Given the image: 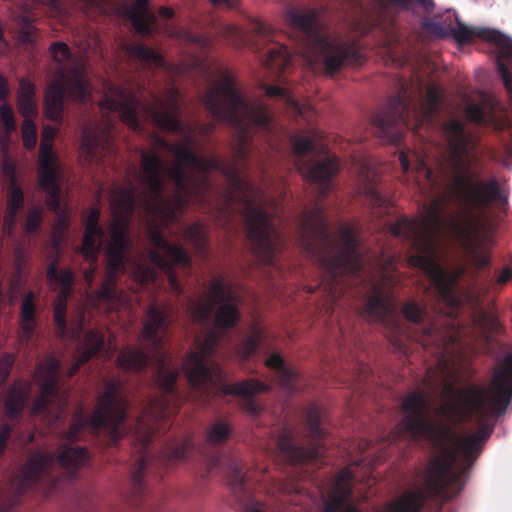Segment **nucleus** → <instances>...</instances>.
<instances>
[{"label": "nucleus", "instance_id": "nucleus-57", "mask_svg": "<svg viewBox=\"0 0 512 512\" xmlns=\"http://www.w3.org/2000/svg\"><path fill=\"white\" fill-rule=\"evenodd\" d=\"M512 280V266H505L494 281V285H506Z\"/></svg>", "mask_w": 512, "mask_h": 512}, {"label": "nucleus", "instance_id": "nucleus-33", "mask_svg": "<svg viewBox=\"0 0 512 512\" xmlns=\"http://www.w3.org/2000/svg\"><path fill=\"white\" fill-rule=\"evenodd\" d=\"M150 0H135V3L128 10V18L135 30L142 35L150 34L156 18L149 7Z\"/></svg>", "mask_w": 512, "mask_h": 512}, {"label": "nucleus", "instance_id": "nucleus-38", "mask_svg": "<svg viewBox=\"0 0 512 512\" xmlns=\"http://www.w3.org/2000/svg\"><path fill=\"white\" fill-rule=\"evenodd\" d=\"M183 237L190 241L195 251L202 257L208 255V239L202 223H192L183 229Z\"/></svg>", "mask_w": 512, "mask_h": 512}, {"label": "nucleus", "instance_id": "nucleus-64", "mask_svg": "<svg viewBox=\"0 0 512 512\" xmlns=\"http://www.w3.org/2000/svg\"><path fill=\"white\" fill-rule=\"evenodd\" d=\"M158 13L165 19H171L174 16V10L170 7H160Z\"/></svg>", "mask_w": 512, "mask_h": 512}, {"label": "nucleus", "instance_id": "nucleus-48", "mask_svg": "<svg viewBox=\"0 0 512 512\" xmlns=\"http://www.w3.org/2000/svg\"><path fill=\"white\" fill-rule=\"evenodd\" d=\"M17 25L22 41L27 44L33 43L35 35L33 19L29 15H21L18 17Z\"/></svg>", "mask_w": 512, "mask_h": 512}, {"label": "nucleus", "instance_id": "nucleus-17", "mask_svg": "<svg viewBox=\"0 0 512 512\" xmlns=\"http://www.w3.org/2000/svg\"><path fill=\"white\" fill-rule=\"evenodd\" d=\"M209 301L194 304L193 317L203 323L212 315L214 310V324L222 331L233 329L241 320V296L234 285L217 277L209 282Z\"/></svg>", "mask_w": 512, "mask_h": 512}, {"label": "nucleus", "instance_id": "nucleus-53", "mask_svg": "<svg viewBox=\"0 0 512 512\" xmlns=\"http://www.w3.org/2000/svg\"><path fill=\"white\" fill-rule=\"evenodd\" d=\"M190 442L185 440L172 448L170 457L176 461H185L188 458Z\"/></svg>", "mask_w": 512, "mask_h": 512}, {"label": "nucleus", "instance_id": "nucleus-18", "mask_svg": "<svg viewBox=\"0 0 512 512\" xmlns=\"http://www.w3.org/2000/svg\"><path fill=\"white\" fill-rule=\"evenodd\" d=\"M321 413L320 407L316 405H311L305 410V423L311 441L309 447L294 444L293 433L287 428L281 431L276 441V447L286 462L292 465L324 463V448L321 441L325 432L321 427Z\"/></svg>", "mask_w": 512, "mask_h": 512}, {"label": "nucleus", "instance_id": "nucleus-58", "mask_svg": "<svg viewBox=\"0 0 512 512\" xmlns=\"http://www.w3.org/2000/svg\"><path fill=\"white\" fill-rule=\"evenodd\" d=\"M416 170L418 173H421L425 176L426 179L431 180L432 178V170L427 166L425 159L423 157L416 156Z\"/></svg>", "mask_w": 512, "mask_h": 512}, {"label": "nucleus", "instance_id": "nucleus-14", "mask_svg": "<svg viewBox=\"0 0 512 512\" xmlns=\"http://www.w3.org/2000/svg\"><path fill=\"white\" fill-rule=\"evenodd\" d=\"M393 236L407 241L417 253L408 259L412 267L420 269L430 280L438 295L448 300L453 292V280L436 260V246L423 223L408 218H398L391 224Z\"/></svg>", "mask_w": 512, "mask_h": 512}, {"label": "nucleus", "instance_id": "nucleus-15", "mask_svg": "<svg viewBox=\"0 0 512 512\" xmlns=\"http://www.w3.org/2000/svg\"><path fill=\"white\" fill-rule=\"evenodd\" d=\"M148 235L153 246L148 251V258L153 266L134 261L132 268L135 281L141 286L156 283L158 268L167 276L170 289L176 294H181L182 287L174 269L175 266L189 268L192 264L190 255L181 245L167 241L157 227L150 229Z\"/></svg>", "mask_w": 512, "mask_h": 512}, {"label": "nucleus", "instance_id": "nucleus-46", "mask_svg": "<svg viewBox=\"0 0 512 512\" xmlns=\"http://www.w3.org/2000/svg\"><path fill=\"white\" fill-rule=\"evenodd\" d=\"M249 32L254 36V45L257 47V49H260V47H258V42H263L265 44L272 41L273 39L272 29L260 20H253L250 23Z\"/></svg>", "mask_w": 512, "mask_h": 512}, {"label": "nucleus", "instance_id": "nucleus-30", "mask_svg": "<svg viewBox=\"0 0 512 512\" xmlns=\"http://www.w3.org/2000/svg\"><path fill=\"white\" fill-rule=\"evenodd\" d=\"M394 304L389 296L380 288L373 287V294L367 299L361 315L368 321H385L393 316Z\"/></svg>", "mask_w": 512, "mask_h": 512}, {"label": "nucleus", "instance_id": "nucleus-52", "mask_svg": "<svg viewBox=\"0 0 512 512\" xmlns=\"http://www.w3.org/2000/svg\"><path fill=\"white\" fill-rule=\"evenodd\" d=\"M15 362V356L12 353H4L0 358V385L8 379L11 369Z\"/></svg>", "mask_w": 512, "mask_h": 512}, {"label": "nucleus", "instance_id": "nucleus-1", "mask_svg": "<svg viewBox=\"0 0 512 512\" xmlns=\"http://www.w3.org/2000/svg\"><path fill=\"white\" fill-rule=\"evenodd\" d=\"M512 400V354L494 373L484 391L471 388L465 408L457 401L441 405L438 413L446 420L429 421V402L421 391L409 393L402 402L405 412L401 424L414 441L427 440L438 452L426 472L424 488L401 496L388 506V512H420L427 498L447 502L455 498L464 486L465 468H455L459 454L466 462L474 461L480 453L481 442L487 440L492 429L483 426L480 431L459 438L454 426L463 422L471 413L478 417H498L505 413Z\"/></svg>", "mask_w": 512, "mask_h": 512}, {"label": "nucleus", "instance_id": "nucleus-24", "mask_svg": "<svg viewBox=\"0 0 512 512\" xmlns=\"http://www.w3.org/2000/svg\"><path fill=\"white\" fill-rule=\"evenodd\" d=\"M100 211L97 208H92L85 220V231L81 245L77 248L85 260L94 264L98 260L99 253L102 248V240L104 237V230L99 224Z\"/></svg>", "mask_w": 512, "mask_h": 512}, {"label": "nucleus", "instance_id": "nucleus-31", "mask_svg": "<svg viewBox=\"0 0 512 512\" xmlns=\"http://www.w3.org/2000/svg\"><path fill=\"white\" fill-rule=\"evenodd\" d=\"M266 366L275 372L279 385L288 393L294 394L298 391L299 374L286 366L279 353L271 354L265 362Z\"/></svg>", "mask_w": 512, "mask_h": 512}, {"label": "nucleus", "instance_id": "nucleus-7", "mask_svg": "<svg viewBox=\"0 0 512 512\" xmlns=\"http://www.w3.org/2000/svg\"><path fill=\"white\" fill-rule=\"evenodd\" d=\"M221 340V334L216 330L208 331L203 338H196V351H189L182 364L192 393L199 402L206 404L214 390L225 395L243 398L242 408L252 416L261 412V406L253 400L259 393L269 391L270 385L257 379L249 378L235 384H226L225 373L218 362L212 359Z\"/></svg>", "mask_w": 512, "mask_h": 512}, {"label": "nucleus", "instance_id": "nucleus-36", "mask_svg": "<svg viewBox=\"0 0 512 512\" xmlns=\"http://www.w3.org/2000/svg\"><path fill=\"white\" fill-rule=\"evenodd\" d=\"M56 193H55V204L53 202V196L54 193L49 190L47 187H41L42 190H44L47 194L46 198V204L48 208L56 214V218L53 224V231L60 233V234H66L68 228H69V210L67 207L63 206L61 203V188L59 184H56Z\"/></svg>", "mask_w": 512, "mask_h": 512}, {"label": "nucleus", "instance_id": "nucleus-28", "mask_svg": "<svg viewBox=\"0 0 512 512\" xmlns=\"http://www.w3.org/2000/svg\"><path fill=\"white\" fill-rule=\"evenodd\" d=\"M5 169L9 174L10 183L3 221V230L6 235L12 236L16 226L18 212L24 205V193L17 183L14 166L6 165Z\"/></svg>", "mask_w": 512, "mask_h": 512}, {"label": "nucleus", "instance_id": "nucleus-43", "mask_svg": "<svg viewBox=\"0 0 512 512\" xmlns=\"http://www.w3.org/2000/svg\"><path fill=\"white\" fill-rule=\"evenodd\" d=\"M231 435L230 425L223 421H215L207 432L206 441L209 445L224 444Z\"/></svg>", "mask_w": 512, "mask_h": 512}, {"label": "nucleus", "instance_id": "nucleus-42", "mask_svg": "<svg viewBox=\"0 0 512 512\" xmlns=\"http://www.w3.org/2000/svg\"><path fill=\"white\" fill-rule=\"evenodd\" d=\"M263 88L267 96L281 99L288 110L295 114H301L299 103L287 89L274 85H263Z\"/></svg>", "mask_w": 512, "mask_h": 512}, {"label": "nucleus", "instance_id": "nucleus-40", "mask_svg": "<svg viewBox=\"0 0 512 512\" xmlns=\"http://www.w3.org/2000/svg\"><path fill=\"white\" fill-rule=\"evenodd\" d=\"M129 52L147 68L163 67L165 65L163 56L146 45H132Z\"/></svg>", "mask_w": 512, "mask_h": 512}, {"label": "nucleus", "instance_id": "nucleus-22", "mask_svg": "<svg viewBox=\"0 0 512 512\" xmlns=\"http://www.w3.org/2000/svg\"><path fill=\"white\" fill-rule=\"evenodd\" d=\"M227 480L233 496L245 512H268V507L254 498L250 478L239 461L228 460Z\"/></svg>", "mask_w": 512, "mask_h": 512}, {"label": "nucleus", "instance_id": "nucleus-50", "mask_svg": "<svg viewBox=\"0 0 512 512\" xmlns=\"http://www.w3.org/2000/svg\"><path fill=\"white\" fill-rule=\"evenodd\" d=\"M0 121L8 134L14 132L17 129L14 111L12 107L7 103H4L0 106Z\"/></svg>", "mask_w": 512, "mask_h": 512}, {"label": "nucleus", "instance_id": "nucleus-47", "mask_svg": "<svg viewBox=\"0 0 512 512\" xmlns=\"http://www.w3.org/2000/svg\"><path fill=\"white\" fill-rule=\"evenodd\" d=\"M22 141L27 150H33L37 143V128L32 118H25L22 123Z\"/></svg>", "mask_w": 512, "mask_h": 512}, {"label": "nucleus", "instance_id": "nucleus-63", "mask_svg": "<svg viewBox=\"0 0 512 512\" xmlns=\"http://www.w3.org/2000/svg\"><path fill=\"white\" fill-rule=\"evenodd\" d=\"M38 3L49 7L52 11L60 10V2L59 0H36Z\"/></svg>", "mask_w": 512, "mask_h": 512}, {"label": "nucleus", "instance_id": "nucleus-25", "mask_svg": "<svg viewBox=\"0 0 512 512\" xmlns=\"http://www.w3.org/2000/svg\"><path fill=\"white\" fill-rule=\"evenodd\" d=\"M112 149L110 132L100 135L96 130L84 128L80 136L79 152L81 160L86 164L98 162Z\"/></svg>", "mask_w": 512, "mask_h": 512}, {"label": "nucleus", "instance_id": "nucleus-29", "mask_svg": "<svg viewBox=\"0 0 512 512\" xmlns=\"http://www.w3.org/2000/svg\"><path fill=\"white\" fill-rule=\"evenodd\" d=\"M39 162H40V187H47L54 195L53 202L55 203L56 184L58 183L57 173V157L53 151V141L41 139L39 148Z\"/></svg>", "mask_w": 512, "mask_h": 512}, {"label": "nucleus", "instance_id": "nucleus-51", "mask_svg": "<svg viewBox=\"0 0 512 512\" xmlns=\"http://www.w3.org/2000/svg\"><path fill=\"white\" fill-rule=\"evenodd\" d=\"M496 70L502 80L503 86L508 94L509 100L512 101V71L500 59L497 60Z\"/></svg>", "mask_w": 512, "mask_h": 512}, {"label": "nucleus", "instance_id": "nucleus-62", "mask_svg": "<svg viewBox=\"0 0 512 512\" xmlns=\"http://www.w3.org/2000/svg\"><path fill=\"white\" fill-rule=\"evenodd\" d=\"M56 136V129L51 126H45L42 131V138L54 142V138Z\"/></svg>", "mask_w": 512, "mask_h": 512}, {"label": "nucleus", "instance_id": "nucleus-16", "mask_svg": "<svg viewBox=\"0 0 512 512\" xmlns=\"http://www.w3.org/2000/svg\"><path fill=\"white\" fill-rule=\"evenodd\" d=\"M58 450V455L43 451L31 455L18 479L19 494H24L42 481L53 482L52 472L57 462L72 478L77 476L78 470L89 463L90 454L85 447L63 444Z\"/></svg>", "mask_w": 512, "mask_h": 512}, {"label": "nucleus", "instance_id": "nucleus-61", "mask_svg": "<svg viewBox=\"0 0 512 512\" xmlns=\"http://www.w3.org/2000/svg\"><path fill=\"white\" fill-rule=\"evenodd\" d=\"M399 161H400V164H401V168L402 170L407 173L410 171L411 169V164H410V160L407 156L406 153H404L403 151L400 152V155H399Z\"/></svg>", "mask_w": 512, "mask_h": 512}, {"label": "nucleus", "instance_id": "nucleus-4", "mask_svg": "<svg viewBox=\"0 0 512 512\" xmlns=\"http://www.w3.org/2000/svg\"><path fill=\"white\" fill-rule=\"evenodd\" d=\"M442 132L448 150L446 189L462 208L461 221L453 220L452 229L462 247L474 254L476 265L484 268L490 259L477 253L482 222L493 204H505L508 198L496 178L482 179L484 164L472 153L475 145L465 124L458 119L448 120L442 124Z\"/></svg>", "mask_w": 512, "mask_h": 512}, {"label": "nucleus", "instance_id": "nucleus-13", "mask_svg": "<svg viewBox=\"0 0 512 512\" xmlns=\"http://www.w3.org/2000/svg\"><path fill=\"white\" fill-rule=\"evenodd\" d=\"M49 52L55 64L56 79L45 92V116L55 122H61L65 97L73 101L86 103L91 98L89 83L83 67L73 57L70 47L64 42H52Z\"/></svg>", "mask_w": 512, "mask_h": 512}, {"label": "nucleus", "instance_id": "nucleus-6", "mask_svg": "<svg viewBox=\"0 0 512 512\" xmlns=\"http://www.w3.org/2000/svg\"><path fill=\"white\" fill-rule=\"evenodd\" d=\"M152 99L154 104H144L131 90L111 85L109 93L101 101V107L107 112L118 113L121 121L136 133H143L145 130L138 117V113L141 112L157 128L181 135L184 142L176 143L171 154L177 159L175 164L193 170L199 156L191 147L194 142V130H188L181 119L178 88L167 89L165 102L156 95H153Z\"/></svg>", "mask_w": 512, "mask_h": 512}, {"label": "nucleus", "instance_id": "nucleus-55", "mask_svg": "<svg viewBox=\"0 0 512 512\" xmlns=\"http://www.w3.org/2000/svg\"><path fill=\"white\" fill-rule=\"evenodd\" d=\"M13 426L9 423H3L0 427V457L4 454L7 443L13 432Z\"/></svg>", "mask_w": 512, "mask_h": 512}, {"label": "nucleus", "instance_id": "nucleus-26", "mask_svg": "<svg viewBox=\"0 0 512 512\" xmlns=\"http://www.w3.org/2000/svg\"><path fill=\"white\" fill-rule=\"evenodd\" d=\"M353 477L348 468L340 471L332 491L324 502L323 512H361L348 504L352 494L350 482Z\"/></svg>", "mask_w": 512, "mask_h": 512}, {"label": "nucleus", "instance_id": "nucleus-45", "mask_svg": "<svg viewBox=\"0 0 512 512\" xmlns=\"http://www.w3.org/2000/svg\"><path fill=\"white\" fill-rule=\"evenodd\" d=\"M42 222L43 209L38 206L30 208L22 226L23 232L28 236L34 235L40 230Z\"/></svg>", "mask_w": 512, "mask_h": 512}, {"label": "nucleus", "instance_id": "nucleus-3", "mask_svg": "<svg viewBox=\"0 0 512 512\" xmlns=\"http://www.w3.org/2000/svg\"><path fill=\"white\" fill-rule=\"evenodd\" d=\"M293 153L298 158L299 172L317 185L318 200L309 210H304L297 226V241L302 252L324 273L321 285L332 301H336L345 277L364 280L366 261L353 227L342 224L338 239H334L325 219V208L320 201L331 187V180L339 172L338 158L317 145L316 135L295 134L290 139Z\"/></svg>", "mask_w": 512, "mask_h": 512}, {"label": "nucleus", "instance_id": "nucleus-39", "mask_svg": "<svg viewBox=\"0 0 512 512\" xmlns=\"http://www.w3.org/2000/svg\"><path fill=\"white\" fill-rule=\"evenodd\" d=\"M291 64V53L285 45L275 43L268 49L265 65L272 70L282 72Z\"/></svg>", "mask_w": 512, "mask_h": 512}, {"label": "nucleus", "instance_id": "nucleus-34", "mask_svg": "<svg viewBox=\"0 0 512 512\" xmlns=\"http://www.w3.org/2000/svg\"><path fill=\"white\" fill-rule=\"evenodd\" d=\"M36 294L29 290L23 296L20 306L21 337L28 343L34 336L36 322Z\"/></svg>", "mask_w": 512, "mask_h": 512}, {"label": "nucleus", "instance_id": "nucleus-10", "mask_svg": "<svg viewBox=\"0 0 512 512\" xmlns=\"http://www.w3.org/2000/svg\"><path fill=\"white\" fill-rule=\"evenodd\" d=\"M286 21L300 38L299 52L308 63H322L331 75L346 65L361 63L360 49L355 44L328 36L316 10L291 8L286 13Z\"/></svg>", "mask_w": 512, "mask_h": 512}, {"label": "nucleus", "instance_id": "nucleus-21", "mask_svg": "<svg viewBox=\"0 0 512 512\" xmlns=\"http://www.w3.org/2000/svg\"><path fill=\"white\" fill-rule=\"evenodd\" d=\"M456 25L450 26L449 31L455 41L460 45H465L479 38L493 43L498 48V58H512V39L503 33L485 27H472L462 23L456 17Z\"/></svg>", "mask_w": 512, "mask_h": 512}, {"label": "nucleus", "instance_id": "nucleus-56", "mask_svg": "<svg viewBox=\"0 0 512 512\" xmlns=\"http://www.w3.org/2000/svg\"><path fill=\"white\" fill-rule=\"evenodd\" d=\"M151 140L156 147L162 148L165 151H167L168 153H171L172 149L174 148V146L176 144V143L169 142L165 138H163L155 133H153L151 135Z\"/></svg>", "mask_w": 512, "mask_h": 512}, {"label": "nucleus", "instance_id": "nucleus-60", "mask_svg": "<svg viewBox=\"0 0 512 512\" xmlns=\"http://www.w3.org/2000/svg\"><path fill=\"white\" fill-rule=\"evenodd\" d=\"M431 221L434 223V224H442L443 223V219H442V208L440 207V205H434L431 209Z\"/></svg>", "mask_w": 512, "mask_h": 512}, {"label": "nucleus", "instance_id": "nucleus-12", "mask_svg": "<svg viewBox=\"0 0 512 512\" xmlns=\"http://www.w3.org/2000/svg\"><path fill=\"white\" fill-rule=\"evenodd\" d=\"M113 202L123 220L115 223L111 231V244L107 249V273L96 293L99 305H104L108 311H115L121 304L120 295L116 288L117 275L126 270L129 259L126 255L131 241L128 236L126 220L135 212L137 197L135 186L129 183L126 188H120L113 195Z\"/></svg>", "mask_w": 512, "mask_h": 512}, {"label": "nucleus", "instance_id": "nucleus-27", "mask_svg": "<svg viewBox=\"0 0 512 512\" xmlns=\"http://www.w3.org/2000/svg\"><path fill=\"white\" fill-rule=\"evenodd\" d=\"M496 101L483 94L478 104L470 103L466 106L465 112L467 118L482 127L502 130L503 124L496 113Z\"/></svg>", "mask_w": 512, "mask_h": 512}, {"label": "nucleus", "instance_id": "nucleus-41", "mask_svg": "<svg viewBox=\"0 0 512 512\" xmlns=\"http://www.w3.org/2000/svg\"><path fill=\"white\" fill-rule=\"evenodd\" d=\"M265 338L264 331L261 328H256L253 333L245 338L238 347V353L243 360L249 359L257 353L263 340Z\"/></svg>", "mask_w": 512, "mask_h": 512}, {"label": "nucleus", "instance_id": "nucleus-23", "mask_svg": "<svg viewBox=\"0 0 512 512\" xmlns=\"http://www.w3.org/2000/svg\"><path fill=\"white\" fill-rule=\"evenodd\" d=\"M71 338L79 340L77 350L74 354L72 365L66 372L68 378L73 377L88 360L97 355L104 349V334L97 329L88 330L80 340V331L72 332Z\"/></svg>", "mask_w": 512, "mask_h": 512}, {"label": "nucleus", "instance_id": "nucleus-44", "mask_svg": "<svg viewBox=\"0 0 512 512\" xmlns=\"http://www.w3.org/2000/svg\"><path fill=\"white\" fill-rule=\"evenodd\" d=\"M361 192L367 197L369 203L374 209H379V213L387 212L389 201L381 195L375 184L370 182L360 188Z\"/></svg>", "mask_w": 512, "mask_h": 512}, {"label": "nucleus", "instance_id": "nucleus-5", "mask_svg": "<svg viewBox=\"0 0 512 512\" xmlns=\"http://www.w3.org/2000/svg\"><path fill=\"white\" fill-rule=\"evenodd\" d=\"M168 314L169 307L167 305H149L141 330V337L147 351L128 347L122 350L116 359L118 367L127 372H140L147 367L150 360L155 362L157 382L162 391V395L149 400L143 411V416L136 423V433H142L144 429L146 431L140 436L143 442L142 450L131 474L132 490L135 496L141 495L144 490V477L149 463L148 443L155 433L153 427H145V418L160 422L175 411L171 404V398L175 394L179 371L172 367L171 357L164 348V341L169 330Z\"/></svg>", "mask_w": 512, "mask_h": 512}, {"label": "nucleus", "instance_id": "nucleus-19", "mask_svg": "<svg viewBox=\"0 0 512 512\" xmlns=\"http://www.w3.org/2000/svg\"><path fill=\"white\" fill-rule=\"evenodd\" d=\"M61 375V362L58 358L51 356L39 362L35 368L34 377L39 384V393L33 403L34 414H50L57 400V409L54 420L58 421L68 407V395L60 393L58 382Z\"/></svg>", "mask_w": 512, "mask_h": 512}, {"label": "nucleus", "instance_id": "nucleus-32", "mask_svg": "<svg viewBox=\"0 0 512 512\" xmlns=\"http://www.w3.org/2000/svg\"><path fill=\"white\" fill-rule=\"evenodd\" d=\"M30 394V385L27 382L18 381L9 389L5 403V414L13 420L21 416Z\"/></svg>", "mask_w": 512, "mask_h": 512}, {"label": "nucleus", "instance_id": "nucleus-20", "mask_svg": "<svg viewBox=\"0 0 512 512\" xmlns=\"http://www.w3.org/2000/svg\"><path fill=\"white\" fill-rule=\"evenodd\" d=\"M58 265L59 261L56 256L47 266L46 277L50 283L55 284L60 289L54 305V323L57 336L64 339L68 336L66 309L67 299L73 290L74 273L71 269L58 270Z\"/></svg>", "mask_w": 512, "mask_h": 512}, {"label": "nucleus", "instance_id": "nucleus-8", "mask_svg": "<svg viewBox=\"0 0 512 512\" xmlns=\"http://www.w3.org/2000/svg\"><path fill=\"white\" fill-rule=\"evenodd\" d=\"M202 101L214 120L228 123L239 130L240 142L235 150L238 161H245L248 157L250 124L266 134L273 131V119L268 107L264 104L250 105L228 71L223 72L219 82L204 94Z\"/></svg>", "mask_w": 512, "mask_h": 512}, {"label": "nucleus", "instance_id": "nucleus-2", "mask_svg": "<svg viewBox=\"0 0 512 512\" xmlns=\"http://www.w3.org/2000/svg\"><path fill=\"white\" fill-rule=\"evenodd\" d=\"M138 153L141 160L140 181L147 190L145 207L150 214L162 223L171 225L190 202L205 204L213 190L210 173L218 171L230 185L219 212L220 217L224 218L223 226L230 229L231 219L240 214L253 254L264 263H274L284 246V239L265 210L266 196L241 175L237 163L212 156L207 159L198 157L193 168L195 172L188 171L181 164L172 165L168 177L175 187V196L171 200L164 195L165 163L160 153L156 149H139Z\"/></svg>", "mask_w": 512, "mask_h": 512}, {"label": "nucleus", "instance_id": "nucleus-59", "mask_svg": "<svg viewBox=\"0 0 512 512\" xmlns=\"http://www.w3.org/2000/svg\"><path fill=\"white\" fill-rule=\"evenodd\" d=\"M9 93L8 80L0 73V101H6Z\"/></svg>", "mask_w": 512, "mask_h": 512}, {"label": "nucleus", "instance_id": "nucleus-11", "mask_svg": "<svg viewBox=\"0 0 512 512\" xmlns=\"http://www.w3.org/2000/svg\"><path fill=\"white\" fill-rule=\"evenodd\" d=\"M121 389L119 380H107L93 413L87 416L82 408H78L63 439L73 443L82 440L87 431H103L108 434L109 445H115L129 431L126 427L129 403L121 395Z\"/></svg>", "mask_w": 512, "mask_h": 512}, {"label": "nucleus", "instance_id": "nucleus-49", "mask_svg": "<svg viewBox=\"0 0 512 512\" xmlns=\"http://www.w3.org/2000/svg\"><path fill=\"white\" fill-rule=\"evenodd\" d=\"M402 312L407 320L415 324H420L425 316V309L415 301L405 303Z\"/></svg>", "mask_w": 512, "mask_h": 512}, {"label": "nucleus", "instance_id": "nucleus-35", "mask_svg": "<svg viewBox=\"0 0 512 512\" xmlns=\"http://www.w3.org/2000/svg\"><path fill=\"white\" fill-rule=\"evenodd\" d=\"M35 96V84L29 79H20L17 90V108L24 118H33L38 114Z\"/></svg>", "mask_w": 512, "mask_h": 512}, {"label": "nucleus", "instance_id": "nucleus-9", "mask_svg": "<svg viewBox=\"0 0 512 512\" xmlns=\"http://www.w3.org/2000/svg\"><path fill=\"white\" fill-rule=\"evenodd\" d=\"M442 90L430 85L423 96V87L418 86L417 97H413L408 87L402 83L395 95L389 97L385 108L372 116V124L380 138L391 144L401 141L405 129L418 130L432 126L439 110Z\"/></svg>", "mask_w": 512, "mask_h": 512}, {"label": "nucleus", "instance_id": "nucleus-54", "mask_svg": "<svg viewBox=\"0 0 512 512\" xmlns=\"http://www.w3.org/2000/svg\"><path fill=\"white\" fill-rule=\"evenodd\" d=\"M64 237H65V234H60V233L53 231V235H52V239H51V246L53 249V253H50L47 256L49 262L51 260H53L56 256L58 257V261H60L61 246H62Z\"/></svg>", "mask_w": 512, "mask_h": 512}, {"label": "nucleus", "instance_id": "nucleus-37", "mask_svg": "<svg viewBox=\"0 0 512 512\" xmlns=\"http://www.w3.org/2000/svg\"><path fill=\"white\" fill-rule=\"evenodd\" d=\"M455 335L445 337L433 324H429L421 328V332L416 340L423 345L424 348L429 346L435 347L436 351L443 354L445 349L456 341Z\"/></svg>", "mask_w": 512, "mask_h": 512}]
</instances>
